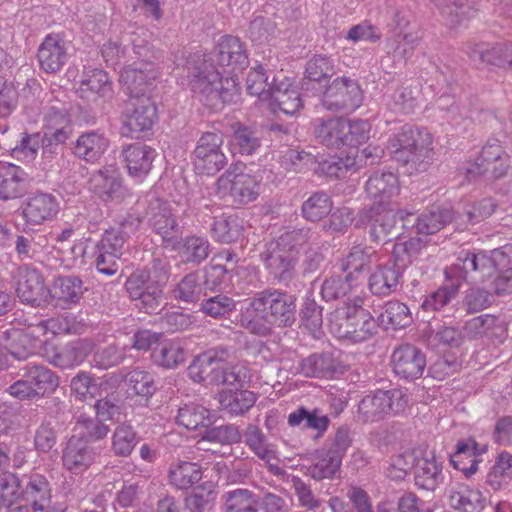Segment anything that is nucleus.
<instances>
[{"mask_svg":"<svg viewBox=\"0 0 512 512\" xmlns=\"http://www.w3.org/2000/svg\"><path fill=\"white\" fill-rule=\"evenodd\" d=\"M295 321L296 297L281 289L266 288L249 299L239 324L253 335L267 337L274 327H291Z\"/></svg>","mask_w":512,"mask_h":512,"instance_id":"obj_1","label":"nucleus"},{"mask_svg":"<svg viewBox=\"0 0 512 512\" xmlns=\"http://www.w3.org/2000/svg\"><path fill=\"white\" fill-rule=\"evenodd\" d=\"M188 85L200 101L218 111L240 99V86L235 76H223L218 67L202 53L190 55L186 63Z\"/></svg>","mask_w":512,"mask_h":512,"instance_id":"obj_2","label":"nucleus"},{"mask_svg":"<svg viewBox=\"0 0 512 512\" xmlns=\"http://www.w3.org/2000/svg\"><path fill=\"white\" fill-rule=\"evenodd\" d=\"M387 149L396 161L425 170L431 160L432 136L424 128L406 124L389 139Z\"/></svg>","mask_w":512,"mask_h":512,"instance_id":"obj_3","label":"nucleus"},{"mask_svg":"<svg viewBox=\"0 0 512 512\" xmlns=\"http://www.w3.org/2000/svg\"><path fill=\"white\" fill-rule=\"evenodd\" d=\"M505 260V253L494 249L488 255L484 251H461L456 261L446 267V279H455L462 282H483L490 277L499 265Z\"/></svg>","mask_w":512,"mask_h":512,"instance_id":"obj_4","label":"nucleus"},{"mask_svg":"<svg viewBox=\"0 0 512 512\" xmlns=\"http://www.w3.org/2000/svg\"><path fill=\"white\" fill-rule=\"evenodd\" d=\"M369 226V235L373 242H389L401 235L397 226V214L389 201H375L364 206L357 214L355 227Z\"/></svg>","mask_w":512,"mask_h":512,"instance_id":"obj_5","label":"nucleus"},{"mask_svg":"<svg viewBox=\"0 0 512 512\" xmlns=\"http://www.w3.org/2000/svg\"><path fill=\"white\" fill-rule=\"evenodd\" d=\"M407 398L399 389L377 390L362 398L357 410V418L362 423H374L391 414L405 410Z\"/></svg>","mask_w":512,"mask_h":512,"instance_id":"obj_6","label":"nucleus"},{"mask_svg":"<svg viewBox=\"0 0 512 512\" xmlns=\"http://www.w3.org/2000/svg\"><path fill=\"white\" fill-rule=\"evenodd\" d=\"M157 120V108L151 97H137L129 100L123 113L121 134L138 139L147 135Z\"/></svg>","mask_w":512,"mask_h":512,"instance_id":"obj_7","label":"nucleus"},{"mask_svg":"<svg viewBox=\"0 0 512 512\" xmlns=\"http://www.w3.org/2000/svg\"><path fill=\"white\" fill-rule=\"evenodd\" d=\"M362 90L356 79L348 76L335 78L324 90L321 103L332 112H353L362 103Z\"/></svg>","mask_w":512,"mask_h":512,"instance_id":"obj_8","label":"nucleus"},{"mask_svg":"<svg viewBox=\"0 0 512 512\" xmlns=\"http://www.w3.org/2000/svg\"><path fill=\"white\" fill-rule=\"evenodd\" d=\"M231 350L223 345L208 349L194 358L188 367V375L195 383L219 385Z\"/></svg>","mask_w":512,"mask_h":512,"instance_id":"obj_9","label":"nucleus"},{"mask_svg":"<svg viewBox=\"0 0 512 512\" xmlns=\"http://www.w3.org/2000/svg\"><path fill=\"white\" fill-rule=\"evenodd\" d=\"M334 317L338 321L336 325L339 337L359 343L376 333V321L367 309L338 308Z\"/></svg>","mask_w":512,"mask_h":512,"instance_id":"obj_10","label":"nucleus"},{"mask_svg":"<svg viewBox=\"0 0 512 512\" xmlns=\"http://www.w3.org/2000/svg\"><path fill=\"white\" fill-rule=\"evenodd\" d=\"M125 289L135 307L141 312L157 314L165 304V294L138 269L125 281Z\"/></svg>","mask_w":512,"mask_h":512,"instance_id":"obj_11","label":"nucleus"},{"mask_svg":"<svg viewBox=\"0 0 512 512\" xmlns=\"http://www.w3.org/2000/svg\"><path fill=\"white\" fill-rule=\"evenodd\" d=\"M88 184L89 190L104 203L120 204L132 197L120 171L114 166H104L92 173Z\"/></svg>","mask_w":512,"mask_h":512,"instance_id":"obj_12","label":"nucleus"},{"mask_svg":"<svg viewBox=\"0 0 512 512\" xmlns=\"http://www.w3.org/2000/svg\"><path fill=\"white\" fill-rule=\"evenodd\" d=\"M222 134L206 132L199 138L193 151V165L197 173L214 175L227 164V157L222 150Z\"/></svg>","mask_w":512,"mask_h":512,"instance_id":"obj_13","label":"nucleus"},{"mask_svg":"<svg viewBox=\"0 0 512 512\" xmlns=\"http://www.w3.org/2000/svg\"><path fill=\"white\" fill-rule=\"evenodd\" d=\"M148 224L159 235L166 248H175L182 235V228L177 222L170 205L159 198L149 201L147 207Z\"/></svg>","mask_w":512,"mask_h":512,"instance_id":"obj_14","label":"nucleus"},{"mask_svg":"<svg viewBox=\"0 0 512 512\" xmlns=\"http://www.w3.org/2000/svg\"><path fill=\"white\" fill-rule=\"evenodd\" d=\"M16 278V293L22 303L32 307H42L50 303V289L37 269L22 265L17 269Z\"/></svg>","mask_w":512,"mask_h":512,"instance_id":"obj_15","label":"nucleus"},{"mask_svg":"<svg viewBox=\"0 0 512 512\" xmlns=\"http://www.w3.org/2000/svg\"><path fill=\"white\" fill-rule=\"evenodd\" d=\"M268 274L277 282L288 284L296 276L298 257L295 252L284 249L274 241L266 244L261 253Z\"/></svg>","mask_w":512,"mask_h":512,"instance_id":"obj_16","label":"nucleus"},{"mask_svg":"<svg viewBox=\"0 0 512 512\" xmlns=\"http://www.w3.org/2000/svg\"><path fill=\"white\" fill-rule=\"evenodd\" d=\"M217 67L227 68V76H233L236 70L245 69L248 64V56L241 40L232 35L222 36L214 49L205 54Z\"/></svg>","mask_w":512,"mask_h":512,"instance_id":"obj_17","label":"nucleus"},{"mask_svg":"<svg viewBox=\"0 0 512 512\" xmlns=\"http://www.w3.org/2000/svg\"><path fill=\"white\" fill-rule=\"evenodd\" d=\"M158 76L152 61H141L124 67L120 72V83L129 100L137 97H149L147 92Z\"/></svg>","mask_w":512,"mask_h":512,"instance_id":"obj_18","label":"nucleus"},{"mask_svg":"<svg viewBox=\"0 0 512 512\" xmlns=\"http://www.w3.org/2000/svg\"><path fill=\"white\" fill-rule=\"evenodd\" d=\"M391 364L396 376L414 381L421 378L425 371L426 355L415 345L402 344L393 351Z\"/></svg>","mask_w":512,"mask_h":512,"instance_id":"obj_19","label":"nucleus"},{"mask_svg":"<svg viewBox=\"0 0 512 512\" xmlns=\"http://www.w3.org/2000/svg\"><path fill=\"white\" fill-rule=\"evenodd\" d=\"M465 52L475 63L495 66L504 70H512V42L503 41L489 43H467Z\"/></svg>","mask_w":512,"mask_h":512,"instance_id":"obj_20","label":"nucleus"},{"mask_svg":"<svg viewBox=\"0 0 512 512\" xmlns=\"http://www.w3.org/2000/svg\"><path fill=\"white\" fill-rule=\"evenodd\" d=\"M18 498L30 505L32 512H45L51 504V483L40 473L25 474L21 478Z\"/></svg>","mask_w":512,"mask_h":512,"instance_id":"obj_21","label":"nucleus"},{"mask_svg":"<svg viewBox=\"0 0 512 512\" xmlns=\"http://www.w3.org/2000/svg\"><path fill=\"white\" fill-rule=\"evenodd\" d=\"M487 450V444L478 443L472 437L460 439L455 445L454 453L450 455V463L469 478L480 471L483 464L482 456Z\"/></svg>","mask_w":512,"mask_h":512,"instance_id":"obj_22","label":"nucleus"},{"mask_svg":"<svg viewBox=\"0 0 512 512\" xmlns=\"http://www.w3.org/2000/svg\"><path fill=\"white\" fill-rule=\"evenodd\" d=\"M59 209V202L54 195L38 192L27 198L22 214L27 224L42 225L53 220Z\"/></svg>","mask_w":512,"mask_h":512,"instance_id":"obj_23","label":"nucleus"},{"mask_svg":"<svg viewBox=\"0 0 512 512\" xmlns=\"http://www.w3.org/2000/svg\"><path fill=\"white\" fill-rule=\"evenodd\" d=\"M55 407V415L49 412L44 417L42 423L38 427L34 439L35 447L41 452H49L56 444L57 428L65 423V408L64 402L55 397L51 400Z\"/></svg>","mask_w":512,"mask_h":512,"instance_id":"obj_24","label":"nucleus"},{"mask_svg":"<svg viewBox=\"0 0 512 512\" xmlns=\"http://www.w3.org/2000/svg\"><path fill=\"white\" fill-rule=\"evenodd\" d=\"M37 57L40 68L46 73H56L68 61L64 40L58 34H49L38 48Z\"/></svg>","mask_w":512,"mask_h":512,"instance_id":"obj_25","label":"nucleus"},{"mask_svg":"<svg viewBox=\"0 0 512 512\" xmlns=\"http://www.w3.org/2000/svg\"><path fill=\"white\" fill-rule=\"evenodd\" d=\"M121 157L131 177L143 178L152 168L156 151L146 144L133 143L122 148Z\"/></svg>","mask_w":512,"mask_h":512,"instance_id":"obj_26","label":"nucleus"},{"mask_svg":"<svg viewBox=\"0 0 512 512\" xmlns=\"http://www.w3.org/2000/svg\"><path fill=\"white\" fill-rule=\"evenodd\" d=\"M96 452L81 437L72 436L63 450L64 467L74 474L87 470L95 461Z\"/></svg>","mask_w":512,"mask_h":512,"instance_id":"obj_27","label":"nucleus"},{"mask_svg":"<svg viewBox=\"0 0 512 512\" xmlns=\"http://www.w3.org/2000/svg\"><path fill=\"white\" fill-rule=\"evenodd\" d=\"M346 119L342 117L317 118L313 124V134L316 140L331 149L346 146Z\"/></svg>","mask_w":512,"mask_h":512,"instance_id":"obj_28","label":"nucleus"},{"mask_svg":"<svg viewBox=\"0 0 512 512\" xmlns=\"http://www.w3.org/2000/svg\"><path fill=\"white\" fill-rule=\"evenodd\" d=\"M20 371L21 376L28 379L38 399L53 393L59 386V377L45 365L29 362Z\"/></svg>","mask_w":512,"mask_h":512,"instance_id":"obj_29","label":"nucleus"},{"mask_svg":"<svg viewBox=\"0 0 512 512\" xmlns=\"http://www.w3.org/2000/svg\"><path fill=\"white\" fill-rule=\"evenodd\" d=\"M403 271L392 262L379 266L368 279V288L375 296L387 297L400 289Z\"/></svg>","mask_w":512,"mask_h":512,"instance_id":"obj_30","label":"nucleus"},{"mask_svg":"<svg viewBox=\"0 0 512 512\" xmlns=\"http://www.w3.org/2000/svg\"><path fill=\"white\" fill-rule=\"evenodd\" d=\"M287 423L290 427H301L302 429L315 431L314 439H318L326 433L331 420L320 408L309 409L300 406L288 415Z\"/></svg>","mask_w":512,"mask_h":512,"instance_id":"obj_31","label":"nucleus"},{"mask_svg":"<svg viewBox=\"0 0 512 512\" xmlns=\"http://www.w3.org/2000/svg\"><path fill=\"white\" fill-rule=\"evenodd\" d=\"M298 371L305 377H333L342 372V365L332 353L326 352L302 359Z\"/></svg>","mask_w":512,"mask_h":512,"instance_id":"obj_32","label":"nucleus"},{"mask_svg":"<svg viewBox=\"0 0 512 512\" xmlns=\"http://www.w3.org/2000/svg\"><path fill=\"white\" fill-rule=\"evenodd\" d=\"M27 174L14 164L0 162V201L21 197L25 192Z\"/></svg>","mask_w":512,"mask_h":512,"instance_id":"obj_33","label":"nucleus"},{"mask_svg":"<svg viewBox=\"0 0 512 512\" xmlns=\"http://www.w3.org/2000/svg\"><path fill=\"white\" fill-rule=\"evenodd\" d=\"M110 144L109 139L98 131L82 133L74 144V154L86 162H96L106 152Z\"/></svg>","mask_w":512,"mask_h":512,"instance_id":"obj_34","label":"nucleus"},{"mask_svg":"<svg viewBox=\"0 0 512 512\" xmlns=\"http://www.w3.org/2000/svg\"><path fill=\"white\" fill-rule=\"evenodd\" d=\"M269 98L273 105L286 115H294L303 107L297 87L286 77L270 87Z\"/></svg>","mask_w":512,"mask_h":512,"instance_id":"obj_35","label":"nucleus"},{"mask_svg":"<svg viewBox=\"0 0 512 512\" xmlns=\"http://www.w3.org/2000/svg\"><path fill=\"white\" fill-rule=\"evenodd\" d=\"M374 255L375 251L371 247L353 246L340 263L347 281L355 283L363 273L368 272Z\"/></svg>","mask_w":512,"mask_h":512,"instance_id":"obj_36","label":"nucleus"},{"mask_svg":"<svg viewBox=\"0 0 512 512\" xmlns=\"http://www.w3.org/2000/svg\"><path fill=\"white\" fill-rule=\"evenodd\" d=\"M44 119L46 121L44 138L47 140L48 146L64 144L71 133L70 119L67 112L64 109L50 107Z\"/></svg>","mask_w":512,"mask_h":512,"instance_id":"obj_37","label":"nucleus"},{"mask_svg":"<svg viewBox=\"0 0 512 512\" xmlns=\"http://www.w3.org/2000/svg\"><path fill=\"white\" fill-rule=\"evenodd\" d=\"M77 92L82 99L86 100H95L97 97H110L112 94V84L105 71L92 69L80 81Z\"/></svg>","mask_w":512,"mask_h":512,"instance_id":"obj_38","label":"nucleus"},{"mask_svg":"<svg viewBox=\"0 0 512 512\" xmlns=\"http://www.w3.org/2000/svg\"><path fill=\"white\" fill-rule=\"evenodd\" d=\"M90 352V343L83 339H77L56 350L50 358V363L60 368L75 367L80 365Z\"/></svg>","mask_w":512,"mask_h":512,"instance_id":"obj_39","label":"nucleus"},{"mask_svg":"<svg viewBox=\"0 0 512 512\" xmlns=\"http://www.w3.org/2000/svg\"><path fill=\"white\" fill-rule=\"evenodd\" d=\"M85 290L84 283L79 276L61 275L55 278L50 293L51 298L69 306L77 304L83 297Z\"/></svg>","mask_w":512,"mask_h":512,"instance_id":"obj_40","label":"nucleus"},{"mask_svg":"<svg viewBox=\"0 0 512 512\" xmlns=\"http://www.w3.org/2000/svg\"><path fill=\"white\" fill-rule=\"evenodd\" d=\"M414 476L417 486L434 491L444 479L442 464L435 456L418 459L415 464Z\"/></svg>","mask_w":512,"mask_h":512,"instance_id":"obj_41","label":"nucleus"},{"mask_svg":"<svg viewBox=\"0 0 512 512\" xmlns=\"http://www.w3.org/2000/svg\"><path fill=\"white\" fill-rule=\"evenodd\" d=\"M378 322L384 329L397 330L409 326L413 322V317L405 303L390 300L383 305Z\"/></svg>","mask_w":512,"mask_h":512,"instance_id":"obj_42","label":"nucleus"},{"mask_svg":"<svg viewBox=\"0 0 512 512\" xmlns=\"http://www.w3.org/2000/svg\"><path fill=\"white\" fill-rule=\"evenodd\" d=\"M203 472L200 465L194 462L178 461L170 465L168 470L169 483L177 489H188L198 483Z\"/></svg>","mask_w":512,"mask_h":512,"instance_id":"obj_43","label":"nucleus"},{"mask_svg":"<svg viewBox=\"0 0 512 512\" xmlns=\"http://www.w3.org/2000/svg\"><path fill=\"white\" fill-rule=\"evenodd\" d=\"M365 190L376 201H388L398 191V178L392 172H375L367 180Z\"/></svg>","mask_w":512,"mask_h":512,"instance_id":"obj_44","label":"nucleus"},{"mask_svg":"<svg viewBox=\"0 0 512 512\" xmlns=\"http://www.w3.org/2000/svg\"><path fill=\"white\" fill-rule=\"evenodd\" d=\"M230 196L237 205L255 201L259 196L260 183L255 176L239 173L230 179Z\"/></svg>","mask_w":512,"mask_h":512,"instance_id":"obj_45","label":"nucleus"},{"mask_svg":"<svg viewBox=\"0 0 512 512\" xmlns=\"http://www.w3.org/2000/svg\"><path fill=\"white\" fill-rule=\"evenodd\" d=\"M332 198L324 191L312 193L301 205V216L309 222L316 223L331 214Z\"/></svg>","mask_w":512,"mask_h":512,"instance_id":"obj_46","label":"nucleus"},{"mask_svg":"<svg viewBox=\"0 0 512 512\" xmlns=\"http://www.w3.org/2000/svg\"><path fill=\"white\" fill-rule=\"evenodd\" d=\"M223 512H259L258 495L244 488H237L222 495Z\"/></svg>","mask_w":512,"mask_h":512,"instance_id":"obj_47","label":"nucleus"},{"mask_svg":"<svg viewBox=\"0 0 512 512\" xmlns=\"http://www.w3.org/2000/svg\"><path fill=\"white\" fill-rule=\"evenodd\" d=\"M498 318L494 315L484 314L468 320L464 327V335L470 340H477L483 337L493 340L503 329L498 325Z\"/></svg>","mask_w":512,"mask_h":512,"instance_id":"obj_48","label":"nucleus"},{"mask_svg":"<svg viewBox=\"0 0 512 512\" xmlns=\"http://www.w3.org/2000/svg\"><path fill=\"white\" fill-rule=\"evenodd\" d=\"M202 273L194 271L186 274L172 289L171 293L174 299L185 302L195 303L200 300L204 291Z\"/></svg>","mask_w":512,"mask_h":512,"instance_id":"obj_49","label":"nucleus"},{"mask_svg":"<svg viewBox=\"0 0 512 512\" xmlns=\"http://www.w3.org/2000/svg\"><path fill=\"white\" fill-rule=\"evenodd\" d=\"M319 234L311 227L302 226L293 228L281 234L274 242L284 249H288L298 254L299 250L309 247L313 244L317 245Z\"/></svg>","mask_w":512,"mask_h":512,"instance_id":"obj_50","label":"nucleus"},{"mask_svg":"<svg viewBox=\"0 0 512 512\" xmlns=\"http://www.w3.org/2000/svg\"><path fill=\"white\" fill-rule=\"evenodd\" d=\"M257 400L256 394L249 390H229L220 394L223 410L231 415H242L250 410Z\"/></svg>","mask_w":512,"mask_h":512,"instance_id":"obj_51","label":"nucleus"},{"mask_svg":"<svg viewBox=\"0 0 512 512\" xmlns=\"http://www.w3.org/2000/svg\"><path fill=\"white\" fill-rule=\"evenodd\" d=\"M176 422L188 430L206 429L212 424L210 411L202 405L189 403L178 409Z\"/></svg>","mask_w":512,"mask_h":512,"instance_id":"obj_52","label":"nucleus"},{"mask_svg":"<svg viewBox=\"0 0 512 512\" xmlns=\"http://www.w3.org/2000/svg\"><path fill=\"white\" fill-rule=\"evenodd\" d=\"M140 437L131 424H118L112 435L111 451L115 456L128 457L139 443Z\"/></svg>","mask_w":512,"mask_h":512,"instance_id":"obj_53","label":"nucleus"},{"mask_svg":"<svg viewBox=\"0 0 512 512\" xmlns=\"http://www.w3.org/2000/svg\"><path fill=\"white\" fill-rule=\"evenodd\" d=\"M151 357L157 366L173 369L184 362L185 350L179 342L164 341L154 348Z\"/></svg>","mask_w":512,"mask_h":512,"instance_id":"obj_54","label":"nucleus"},{"mask_svg":"<svg viewBox=\"0 0 512 512\" xmlns=\"http://www.w3.org/2000/svg\"><path fill=\"white\" fill-rule=\"evenodd\" d=\"M449 504L461 512H481L484 509V498L479 490L462 486L450 492Z\"/></svg>","mask_w":512,"mask_h":512,"instance_id":"obj_55","label":"nucleus"},{"mask_svg":"<svg viewBox=\"0 0 512 512\" xmlns=\"http://www.w3.org/2000/svg\"><path fill=\"white\" fill-rule=\"evenodd\" d=\"M46 243L45 235L32 229H24L16 236L15 252L21 261L30 260L40 253Z\"/></svg>","mask_w":512,"mask_h":512,"instance_id":"obj_56","label":"nucleus"},{"mask_svg":"<svg viewBox=\"0 0 512 512\" xmlns=\"http://www.w3.org/2000/svg\"><path fill=\"white\" fill-rule=\"evenodd\" d=\"M211 230L213 237L219 242H236L243 235V220L236 215L221 216L215 219Z\"/></svg>","mask_w":512,"mask_h":512,"instance_id":"obj_57","label":"nucleus"},{"mask_svg":"<svg viewBox=\"0 0 512 512\" xmlns=\"http://www.w3.org/2000/svg\"><path fill=\"white\" fill-rule=\"evenodd\" d=\"M512 479V454L508 452L500 453L495 463L490 468L486 476V484L498 491L507 486Z\"/></svg>","mask_w":512,"mask_h":512,"instance_id":"obj_58","label":"nucleus"},{"mask_svg":"<svg viewBox=\"0 0 512 512\" xmlns=\"http://www.w3.org/2000/svg\"><path fill=\"white\" fill-rule=\"evenodd\" d=\"M426 243L417 237L394 244L392 251L393 264L404 271L418 257Z\"/></svg>","mask_w":512,"mask_h":512,"instance_id":"obj_59","label":"nucleus"},{"mask_svg":"<svg viewBox=\"0 0 512 512\" xmlns=\"http://www.w3.org/2000/svg\"><path fill=\"white\" fill-rule=\"evenodd\" d=\"M335 73V65L330 57L315 55L306 63L303 84L308 87L310 82L321 83L323 81H327Z\"/></svg>","mask_w":512,"mask_h":512,"instance_id":"obj_60","label":"nucleus"},{"mask_svg":"<svg viewBox=\"0 0 512 512\" xmlns=\"http://www.w3.org/2000/svg\"><path fill=\"white\" fill-rule=\"evenodd\" d=\"M236 301L225 294H217L201 301L200 311L214 319H229L236 311Z\"/></svg>","mask_w":512,"mask_h":512,"instance_id":"obj_61","label":"nucleus"},{"mask_svg":"<svg viewBox=\"0 0 512 512\" xmlns=\"http://www.w3.org/2000/svg\"><path fill=\"white\" fill-rule=\"evenodd\" d=\"M233 144L241 154L251 155L261 146V138L255 126L236 122L233 126Z\"/></svg>","mask_w":512,"mask_h":512,"instance_id":"obj_62","label":"nucleus"},{"mask_svg":"<svg viewBox=\"0 0 512 512\" xmlns=\"http://www.w3.org/2000/svg\"><path fill=\"white\" fill-rule=\"evenodd\" d=\"M453 220L450 209H437L423 212L418 216V234L431 235L439 232Z\"/></svg>","mask_w":512,"mask_h":512,"instance_id":"obj_63","label":"nucleus"},{"mask_svg":"<svg viewBox=\"0 0 512 512\" xmlns=\"http://www.w3.org/2000/svg\"><path fill=\"white\" fill-rule=\"evenodd\" d=\"M127 391L129 394L138 395L148 399L157 390L154 377L147 371L133 369L125 376Z\"/></svg>","mask_w":512,"mask_h":512,"instance_id":"obj_64","label":"nucleus"}]
</instances>
